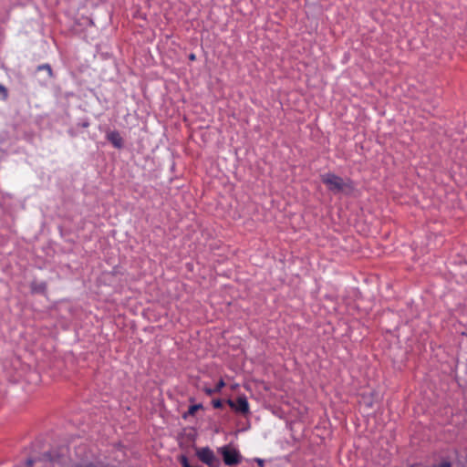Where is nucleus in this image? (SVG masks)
Wrapping results in <instances>:
<instances>
[{"label": "nucleus", "instance_id": "1", "mask_svg": "<svg viewBox=\"0 0 467 467\" xmlns=\"http://www.w3.org/2000/svg\"><path fill=\"white\" fill-rule=\"evenodd\" d=\"M321 182L333 193L352 192L354 189L350 180L344 181L343 178L332 172L322 174Z\"/></svg>", "mask_w": 467, "mask_h": 467}, {"label": "nucleus", "instance_id": "15", "mask_svg": "<svg viewBox=\"0 0 467 467\" xmlns=\"http://www.w3.org/2000/svg\"><path fill=\"white\" fill-rule=\"evenodd\" d=\"M254 462H257V464L259 465V467H264V464H265V460L261 459V458H255L254 459Z\"/></svg>", "mask_w": 467, "mask_h": 467}, {"label": "nucleus", "instance_id": "7", "mask_svg": "<svg viewBox=\"0 0 467 467\" xmlns=\"http://www.w3.org/2000/svg\"><path fill=\"white\" fill-rule=\"evenodd\" d=\"M36 71H46V77L39 80V83L42 86H46L47 82L54 78L53 70L49 64L39 65L36 68Z\"/></svg>", "mask_w": 467, "mask_h": 467}, {"label": "nucleus", "instance_id": "2", "mask_svg": "<svg viewBox=\"0 0 467 467\" xmlns=\"http://www.w3.org/2000/svg\"><path fill=\"white\" fill-rule=\"evenodd\" d=\"M196 456L208 467H220L221 462L209 447L196 449Z\"/></svg>", "mask_w": 467, "mask_h": 467}, {"label": "nucleus", "instance_id": "17", "mask_svg": "<svg viewBox=\"0 0 467 467\" xmlns=\"http://www.w3.org/2000/svg\"><path fill=\"white\" fill-rule=\"evenodd\" d=\"M189 58H190L191 60H194V59H195V55H194V54H191V55H190V57H189Z\"/></svg>", "mask_w": 467, "mask_h": 467}, {"label": "nucleus", "instance_id": "6", "mask_svg": "<svg viewBox=\"0 0 467 467\" xmlns=\"http://www.w3.org/2000/svg\"><path fill=\"white\" fill-rule=\"evenodd\" d=\"M106 138L114 146V148L119 150L123 148L124 141L118 130L108 132Z\"/></svg>", "mask_w": 467, "mask_h": 467}, {"label": "nucleus", "instance_id": "12", "mask_svg": "<svg viewBox=\"0 0 467 467\" xmlns=\"http://www.w3.org/2000/svg\"><path fill=\"white\" fill-rule=\"evenodd\" d=\"M433 467H452L451 463L449 461H443L438 465H434Z\"/></svg>", "mask_w": 467, "mask_h": 467}, {"label": "nucleus", "instance_id": "14", "mask_svg": "<svg viewBox=\"0 0 467 467\" xmlns=\"http://www.w3.org/2000/svg\"><path fill=\"white\" fill-rule=\"evenodd\" d=\"M0 93L3 94L4 96V99H6L7 98V89L5 87H4L3 85L0 84Z\"/></svg>", "mask_w": 467, "mask_h": 467}, {"label": "nucleus", "instance_id": "11", "mask_svg": "<svg viewBox=\"0 0 467 467\" xmlns=\"http://www.w3.org/2000/svg\"><path fill=\"white\" fill-rule=\"evenodd\" d=\"M225 386V382L223 379H220L219 382L216 384V386L213 388L215 392L218 393L221 391V389Z\"/></svg>", "mask_w": 467, "mask_h": 467}, {"label": "nucleus", "instance_id": "5", "mask_svg": "<svg viewBox=\"0 0 467 467\" xmlns=\"http://www.w3.org/2000/svg\"><path fill=\"white\" fill-rule=\"evenodd\" d=\"M57 456H54L50 451L45 452L38 459H27L26 462V467H32L34 464H38L39 467H44L47 464H51L57 461Z\"/></svg>", "mask_w": 467, "mask_h": 467}, {"label": "nucleus", "instance_id": "10", "mask_svg": "<svg viewBox=\"0 0 467 467\" xmlns=\"http://www.w3.org/2000/svg\"><path fill=\"white\" fill-rule=\"evenodd\" d=\"M212 405L215 409H221L223 408V401L220 399H214L212 400Z\"/></svg>", "mask_w": 467, "mask_h": 467}, {"label": "nucleus", "instance_id": "9", "mask_svg": "<svg viewBox=\"0 0 467 467\" xmlns=\"http://www.w3.org/2000/svg\"><path fill=\"white\" fill-rule=\"evenodd\" d=\"M200 409H202V404L201 403L190 406L188 411L184 413L183 418L185 419L188 416H193L195 412Z\"/></svg>", "mask_w": 467, "mask_h": 467}, {"label": "nucleus", "instance_id": "13", "mask_svg": "<svg viewBox=\"0 0 467 467\" xmlns=\"http://www.w3.org/2000/svg\"><path fill=\"white\" fill-rule=\"evenodd\" d=\"M203 391L205 392L206 395L208 396H212L213 394L216 393L214 389H212V388H204L203 389Z\"/></svg>", "mask_w": 467, "mask_h": 467}, {"label": "nucleus", "instance_id": "16", "mask_svg": "<svg viewBox=\"0 0 467 467\" xmlns=\"http://www.w3.org/2000/svg\"><path fill=\"white\" fill-rule=\"evenodd\" d=\"M78 126H80L81 128H88L89 126V122L88 120H85L79 123Z\"/></svg>", "mask_w": 467, "mask_h": 467}, {"label": "nucleus", "instance_id": "4", "mask_svg": "<svg viewBox=\"0 0 467 467\" xmlns=\"http://www.w3.org/2000/svg\"><path fill=\"white\" fill-rule=\"evenodd\" d=\"M226 403L236 413L246 416L250 413L249 403L244 395L238 396L235 400L228 399Z\"/></svg>", "mask_w": 467, "mask_h": 467}, {"label": "nucleus", "instance_id": "8", "mask_svg": "<svg viewBox=\"0 0 467 467\" xmlns=\"http://www.w3.org/2000/svg\"><path fill=\"white\" fill-rule=\"evenodd\" d=\"M47 282H37L36 280L30 283V291L32 294L45 295L47 293Z\"/></svg>", "mask_w": 467, "mask_h": 467}, {"label": "nucleus", "instance_id": "3", "mask_svg": "<svg viewBox=\"0 0 467 467\" xmlns=\"http://www.w3.org/2000/svg\"><path fill=\"white\" fill-rule=\"evenodd\" d=\"M218 451L222 454L225 465H236L242 461V456L240 455L239 451L228 445L219 448Z\"/></svg>", "mask_w": 467, "mask_h": 467}]
</instances>
